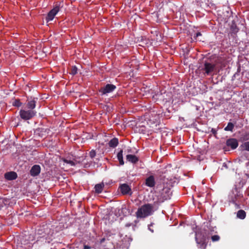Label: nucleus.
<instances>
[{"instance_id": "17", "label": "nucleus", "mask_w": 249, "mask_h": 249, "mask_svg": "<svg viewBox=\"0 0 249 249\" xmlns=\"http://www.w3.org/2000/svg\"><path fill=\"white\" fill-rule=\"evenodd\" d=\"M126 158L127 160L132 163H136L139 160L138 158L134 155H127Z\"/></svg>"}, {"instance_id": "8", "label": "nucleus", "mask_w": 249, "mask_h": 249, "mask_svg": "<svg viewBox=\"0 0 249 249\" xmlns=\"http://www.w3.org/2000/svg\"><path fill=\"white\" fill-rule=\"evenodd\" d=\"M59 11V6H56L53 9H52L48 14L47 16L46 17V20L47 22H49L50 21L52 20L55 16L57 14V13Z\"/></svg>"}, {"instance_id": "18", "label": "nucleus", "mask_w": 249, "mask_h": 249, "mask_svg": "<svg viewBox=\"0 0 249 249\" xmlns=\"http://www.w3.org/2000/svg\"><path fill=\"white\" fill-rule=\"evenodd\" d=\"M36 101L34 99L30 101L28 100L26 107L29 110H33L36 107Z\"/></svg>"}, {"instance_id": "28", "label": "nucleus", "mask_w": 249, "mask_h": 249, "mask_svg": "<svg viewBox=\"0 0 249 249\" xmlns=\"http://www.w3.org/2000/svg\"><path fill=\"white\" fill-rule=\"evenodd\" d=\"M96 152L95 150L93 149L91 150L89 153V156L90 158L92 159H93L96 156Z\"/></svg>"}, {"instance_id": "35", "label": "nucleus", "mask_w": 249, "mask_h": 249, "mask_svg": "<svg viewBox=\"0 0 249 249\" xmlns=\"http://www.w3.org/2000/svg\"><path fill=\"white\" fill-rule=\"evenodd\" d=\"M159 188H160V186H159V185H158L157 186V189H159Z\"/></svg>"}, {"instance_id": "33", "label": "nucleus", "mask_w": 249, "mask_h": 249, "mask_svg": "<svg viewBox=\"0 0 249 249\" xmlns=\"http://www.w3.org/2000/svg\"><path fill=\"white\" fill-rule=\"evenodd\" d=\"M91 248V247L87 245H84V249H90Z\"/></svg>"}, {"instance_id": "20", "label": "nucleus", "mask_w": 249, "mask_h": 249, "mask_svg": "<svg viewBox=\"0 0 249 249\" xmlns=\"http://www.w3.org/2000/svg\"><path fill=\"white\" fill-rule=\"evenodd\" d=\"M52 240L50 238H48V237H45V236H42L40 237L39 238H37V240L36 241L37 243L39 242H42L43 244L45 243H50L51 241Z\"/></svg>"}, {"instance_id": "25", "label": "nucleus", "mask_w": 249, "mask_h": 249, "mask_svg": "<svg viewBox=\"0 0 249 249\" xmlns=\"http://www.w3.org/2000/svg\"><path fill=\"white\" fill-rule=\"evenodd\" d=\"M241 147L243 149L249 151V142H245L241 145Z\"/></svg>"}, {"instance_id": "34", "label": "nucleus", "mask_w": 249, "mask_h": 249, "mask_svg": "<svg viewBox=\"0 0 249 249\" xmlns=\"http://www.w3.org/2000/svg\"><path fill=\"white\" fill-rule=\"evenodd\" d=\"M132 225V223H127V224H126L125 226L127 227H130Z\"/></svg>"}, {"instance_id": "29", "label": "nucleus", "mask_w": 249, "mask_h": 249, "mask_svg": "<svg viewBox=\"0 0 249 249\" xmlns=\"http://www.w3.org/2000/svg\"><path fill=\"white\" fill-rule=\"evenodd\" d=\"M211 239L213 242L218 241L220 239V236L218 235H214L212 236Z\"/></svg>"}, {"instance_id": "30", "label": "nucleus", "mask_w": 249, "mask_h": 249, "mask_svg": "<svg viewBox=\"0 0 249 249\" xmlns=\"http://www.w3.org/2000/svg\"><path fill=\"white\" fill-rule=\"evenodd\" d=\"M63 161H64V162L65 163H68V164H70L71 166H74L75 165V163L73 161H72L71 160H66V159H64Z\"/></svg>"}, {"instance_id": "5", "label": "nucleus", "mask_w": 249, "mask_h": 249, "mask_svg": "<svg viewBox=\"0 0 249 249\" xmlns=\"http://www.w3.org/2000/svg\"><path fill=\"white\" fill-rule=\"evenodd\" d=\"M36 112L34 110L21 109L19 115L21 118L24 120H30L36 115Z\"/></svg>"}, {"instance_id": "13", "label": "nucleus", "mask_w": 249, "mask_h": 249, "mask_svg": "<svg viewBox=\"0 0 249 249\" xmlns=\"http://www.w3.org/2000/svg\"><path fill=\"white\" fill-rule=\"evenodd\" d=\"M34 239V236L29 234L25 233L22 236L21 238V242L22 244L27 245L30 243L31 241H33Z\"/></svg>"}, {"instance_id": "11", "label": "nucleus", "mask_w": 249, "mask_h": 249, "mask_svg": "<svg viewBox=\"0 0 249 249\" xmlns=\"http://www.w3.org/2000/svg\"><path fill=\"white\" fill-rule=\"evenodd\" d=\"M226 144L232 149H235L237 147L238 142L236 139L231 138L227 140Z\"/></svg>"}, {"instance_id": "7", "label": "nucleus", "mask_w": 249, "mask_h": 249, "mask_svg": "<svg viewBox=\"0 0 249 249\" xmlns=\"http://www.w3.org/2000/svg\"><path fill=\"white\" fill-rule=\"evenodd\" d=\"M50 132V129L46 127H39L35 131L36 135L41 138L46 137Z\"/></svg>"}, {"instance_id": "10", "label": "nucleus", "mask_w": 249, "mask_h": 249, "mask_svg": "<svg viewBox=\"0 0 249 249\" xmlns=\"http://www.w3.org/2000/svg\"><path fill=\"white\" fill-rule=\"evenodd\" d=\"M120 190L122 194L131 195L132 194L131 189L130 186L125 183L121 185L120 186Z\"/></svg>"}, {"instance_id": "3", "label": "nucleus", "mask_w": 249, "mask_h": 249, "mask_svg": "<svg viewBox=\"0 0 249 249\" xmlns=\"http://www.w3.org/2000/svg\"><path fill=\"white\" fill-rule=\"evenodd\" d=\"M158 200L160 203L170 198L171 195V189L167 186H163L161 190H158Z\"/></svg>"}, {"instance_id": "22", "label": "nucleus", "mask_w": 249, "mask_h": 249, "mask_svg": "<svg viewBox=\"0 0 249 249\" xmlns=\"http://www.w3.org/2000/svg\"><path fill=\"white\" fill-rule=\"evenodd\" d=\"M236 216L239 219H244L246 216V213L245 211L240 210L237 212Z\"/></svg>"}, {"instance_id": "23", "label": "nucleus", "mask_w": 249, "mask_h": 249, "mask_svg": "<svg viewBox=\"0 0 249 249\" xmlns=\"http://www.w3.org/2000/svg\"><path fill=\"white\" fill-rule=\"evenodd\" d=\"M123 153V150H121L117 154V159L119 161L120 164L122 165L124 164Z\"/></svg>"}, {"instance_id": "31", "label": "nucleus", "mask_w": 249, "mask_h": 249, "mask_svg": "<svg viewBox=\"0 0 249 249\" xmlns=\"http://www.w3.org/2000/svg\"><path fill=\"white\" fill-rule=\"evenodd\" d=\"M201 35H202L200 32H197V33H196V36H194V38H195V39H196L198 37V36H201Z\"/></svg>"}, {"instance_id": "21", "label": "nucleus", "mask_w": 249, "mask_h": 249, "mask_svg": "<svg viewBox=\"0 0 249 249\" xmlns=\"http://www.w3.org/2000/svg\"><path fill=\"white\" fill-rule=\"evenodd\" d=\"M119 143L118 139L117 138L112 139L108 143V146L111 148L116 147Z\"/></svg>"}, {"instance_id": "26", "label": "nucleus", "mask_w": 249, "mask_h": 249, "mask_svg": "<svg viewBox=\"0 0 249 249\" xmlns=\"http://www.w3.org/2000/svg\"><path fill=\"white\" fill-rule=\"evenodd\" d=\"M12 105L15 107H19L21 106V103L19 99H16L13 102Z\"/></svg>"}, {"instance_id": "1", "label": "nucleus", "mask_w": 249, "mask_h": 249, "mask_svg": "<svg viewBox=\"0 0 249 249\" xmlns=\"http://www.w3.org/2000/svg\"><path fill=\"white\" fill-rule=\"evenodd\" d=\"M243 200L242 193L239 191L236 188L232 190L229 195V202L234 204L236 209L240 208L241 203Z\"/></svg>"}, {"instance_id": "32", "label": "nucleus", "mask_w": 249, "mask_h": 249, "mask_svg": "<svg viewBox=\"0 0 249 249\" xmlns=\"http://www.w3.org/2000/svg\"><path fill=\"white\" fill-rule=\"evenodd\" d=\"M211 132L214 136L217 134V130L214 128H212Z\"/></svg>"}, {"instance_id": "4", "label": "nucleus", "mask_w": 249, "mask_h": 249, "mask_svg": "<svg viewBox=\"0 0 249 249\" xmlns=\"http://www.w3.org/2000/svg\"><path fill=\"white\" fill-rule=\"evenodd\" d=\"M195 239L196 243L200 245L201 248L206 247V236L202 231L196 232Z\"/></svg>"}, {"instance_id": "12", "label": "nucleus", "mask_w": 249, "mask_h": 249, "mask_svg": "<svg viewBox=\"0 0 249 249\" xmlns=\"http://www.w3.org/2000/svg\"><path fill=\"white\" fill-rule=\"evenodd\" d=\"M40 171L41 168L39 165H34L32 167L30 173L31 176L36 177L40 174Z\"/></svg>"}, {"instance_id": "6", "label": "nucleus", "mask_w": 249, "mask_h": 249, "mask_svg": "<svg viewBox=\"0 0 249 249\" xmlns=\"http://www.w3.org/2000/svg\"><path fill=\"white\" fill-rule=\"evenodd\" d=\"M116 89V86L113 84H107L105 86L101 88L99 91L101 93L102 95H106L113 92Z\"/></svg>"}, {"instance_id": "14", "label": "nucleus", "mask_w": 249, "mask_h": 249, "mask_svg": "<svg viewBox=\"0 0 249 249\" xmlns=\"http://www.w3.org/2000/svg\"><path fill=\"white\" fill-rule=\"evenodd\" d=\"M145 184L149 187H154L156 185L155 178L153 175H151L145 179Z\"/></svg>"}, {"instance_id": "16", "label": "nucleus", "mask_w": 249, "mask_h": 249, "mask_svg": "<svg viewBox=\"0 0 249 249\" xmlns=\"http://www.w3.org/2000/svg\"><path fill=\"white\" fill-rule=\"evenodd\" d=\"M230 30H231L230 33L231 34V36L235 35L237 34V33L239 31L238 28L237 27L235 22L233 21L232 22L231 24V25Z\"/></svg>"}, {"instance_id": "24", "label": "nucleus", "mask_w": 249, "mask_h": 249, "mask_svg": "<svg viewBox=\"0 0 249 249\" xmlns=\"http://www.w3.org/2000/svg\"><path fill=\"white\" fill-rule=\"evenodd\" d=\"M234 127V124H232V123L229 122V123H228L227 126H226L224 128V130L227 131H229L232 132L233 131Z\"/></svg>"}, {"instance_id": "15", "label": "nucleus", "mask_w": 249, "mask_h": 249, "mask_svg": "<svg viewBox=\"0 0 249 249\" xmlns=\"http://www.w3.org/2000/svg\"><path fill=\"white\" fill-rule=\"evenodd\" d=\"M17 174L15 172L6 173L4 175L5 178L8 180H12L17 178Z\"/></svg>"}, {"instance_id": "9", "label": "nucleus", "mask_w": 249, "mask_h": 249, "mask_svg": "<svg viewBox=\"0 0 249 249\" xmlns=\"http://www.w3.org/2000/svg\"><path fill=\"white\" fill-rule=\"evenodd\" d=\"M215 68V65L214 64L211 63L209 62H205L204 65L203 70L205 71V73L209 75L211 72L213 71L214 69Z\"/></svg>"}, {"instance_id": "27", "label": "nucleus", "mask_w": 249, "mask_h": 249, "mask_svg": "<svg viewBox=\"0 0 249 249\" xmlns=\"http://www.w3.org/2000/svg\"><path fill=\"white\" fill-rule=\"evenodd\" d=\"M77 73V67L74 66H72L71 69V71L70 72V73L72 75H75Z\"/></svg>"}, {"instance_id": "19", "label": "nucleus", "mask_w": 249, "mask_h": 249, "mask_svg": "<svg viewBox=\"0 0 249 249\" xmlns=\"http://www.w3.org/2000/svg\"><path fill=\"white\" fill-rule=\"evenodd\" d=\"M105 186L104 183H98L95 185L94 187L95 192L97 194H100L102 192Z\"/></svg>"}, {"instance_id": "2", "label": "nucleus", "mask_w": 249, "mask_h": 249, "mask_svg": "<svg viewBox=\"0 0 249 249\" xmlns=\"http://www.w3.org/2000/svg\"><path fill=\"white\" fill-rule=\"evenodd\" d=\"M153 205L152 204H145L139 208L136 214L138 218H145L152 214Z\"/></svg>"}]
</instances>
